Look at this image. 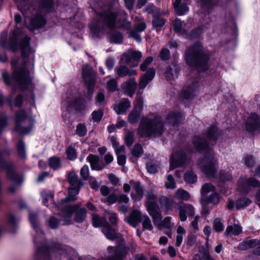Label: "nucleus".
Listing matches in <instances>:
<instances>
[{
  "mask_svg": "<svg viewBox=\"0 0 260 260\" xmlns=\"http://www.w3.org/2000/svg\"><path fill=\"white\" fill-rule=\"evenodd\" d=\"M102 232L106 237L110 240H113L119 237V234L112 229L108 223L106 224V225L102 229Z\"/></svg>",
  "mask_w": 260,
  "mask_h": 260,
  "instance_id": "nucleus-29",
  "label": "nucleus"
},
{
  "mask_svg": "<svg viewBox=\"0 0 260 260\" xmlns=\"http://www.w3.org/2000/svg\"><path fill=\"white\" fill-rule=\"evenodd\" d=\"M141 222L142 223L143 228L144 230L151 231L153 229L151 220L149 217L146 214H143L142 217Z\"/></svg>",
  "mask_w": 260,
  "mask_h": 260,
  "instance_id": "nucleus-39",
  "label": "nucleus"
},
{
  "mask_svg": "<svg viewBox=\"0 0 260 260\" xmlns=\"http://www.w3.org/2000/svg\"><path fill=\"white\" fill-rule=\"evenodd\" d=\"M142 57L140 51L129 50L121 55L119 63L126 64L131 67H136Z\"/></svg>",
  "mask_w": 260,
  "mask_h": 260,
  "instance_id": "nucleus-7",
  "label": "nucleus"
},
{
  "mask_svg": "<svg viewBox=\"0 0 260 260\" xmlns=\"http://www.w3.org/2000/svg\"><path fill=\"white\" fill-rule=\"evenodd\" d=\"M48 165L49 167L53 170H57L61 167V160L60 158L57 156L51 157L48 159Z\"/></svg>",
  "mask_w": 260,
  "mask_h": 260,
  "instance_id": "nucleus-40",
  "label": "nucleus"
},
{
  "mask_svg": "<svg viewBox=\"0 0 260 260\" xmlns=\"http://www.w3.org/2000/svg\"><path fill=\"white\" fill-rule=\"evenodd\" d=\"M199 251L203 253L204 260H214V258L210 256L208 250L205 249L204 247H200Z\"/></svg>",
  "mask_w": 260,
  "mask_h": 260,
  "instance_id": "nucleus-64",
  "label": "nucleus"
},
{
  "mask_svg": "<svg viewBox=\"0 0 260 260\" xmlns=\"http://www.w3.org/2000/svg\"><path fill=\"white\" fill-rule=\"evenodd\" d=\"M174 198L178 200L187 201L190 199V195L187 191L180 188L176 191Z\"/></svg>",
  "mask_w": 260,
  "mask_h": 260,
  "instance_id": "nucleus-35",
  "label": "nucleus"
},
{
  "mask_svg": "<svg viewBox=\"0 0 260 260\" xmlns=\"http://www.w3.org/2000/svg\"><path fill=\"white\" fill-rule=\"evenodd\" d=\"M218 136V131L216 126L211 127L207 131V137L209 140H214Z\"/></svg>",
  "mask_w": 260,
  "mask_h": 260,
  "instance_id": "nucleus-52",
  "label": "nucleus"
},
{
  "mask_svg": "<svg viewBox=\"0 0 260 260\" xmlns=\"http://www.w3.org/2000/svg\"><path fill=\"white\" fill-rule=\"evenodd\" d=\"M78 208V205L68 207L64 210L63 215L64 224H70L72 223L71 217L73 213Z\"/></svg>",
  "mask_w": 260,
  "mask_h": 260,
  "instance_id": "nucleus-26",
  "label": "nucleus"
},
{
  "mask_svg": "<svg viewBox=\"0 0 260 260\" xmlns=\"http://www.w3.org/2000/svg\"><path fill=\"white\" fill-rule=\"evenodd\" d=\"M143 109V99L137 97V104L134 107L133 111L128 115V121L132 123L138 121L140 117V113Z\"/></svg>",
  "mask_w": 260,
  "mask_h": 260,
  "instance_id": "nucleus-11",
  "label": "nucleus"
},
{
  "mask_svg": "<svg viewBox=\"0 0 260 260\" xmlns=\"http://www.w3.org/2000/svg\"><path fill=\"white\" fill-rule=\"evenodd\" d=\"M100 19L109 28H113L115 26L116 21V15L115 13L109 10L107 12L100 15Z\"/></svg>",
  "mask_w": 260,
  "mask_h": 260,
  "instance_id": "nucleus-13",
  "label": "nucleus"
},
{
  "mask_svg": "<svg viewBox=\"0 0 260 260\" xmlns=\"http://www.w3.org/2000/svg\"><path fill=\"white\" fill-rule=\"evenodd\" d=\"M89 175L88 166L85 165L80 170V175L85 180H87Z\"/></svg>",
  "mask_w": 260,
  "mask_h": 260,
  "instance_id": "nucleus-59",
  "label": "nucleus"
},
{
  "mask_svg": "<svg viewBox=\"0 0 260 260\" xmlns=\"http://www.w3.org/2000/svg\"><path fill=\"white\" fill-rule=\"evenodd\" d=\"M174 226L173 222H172V217L168 216L165 217L160 222V225L158 226L160 228H165L169 230L171 229Z\"/></svg>",
  "mask_w": 260,
  "mask_h": 260,
  "instance_id": "nucleus-47",
  "label": "nucleus"
},
{
  "mask_svg": "<svg viewBox=\"0 0 260 260\" xmlns=\"http://www.w3.org/2000/svg\"><path fill=\"white\" fill-rule=\"evenodd\" d=\"M242 228L238 224H234L228 226L224 232L226 236L232 237L233 236H238L242 233Z\"/></svg>",
  "mask_w": 260,
  "mask_h": 260,
  "instance_id": "nucleus-25",
  "label": "nucleus"
},
{
  "mask_svg": "<svg viewBox=\"0 0 260 260\" xmlns=\"http://www.w3.org/2000/svg\"><path fill=\"white\" fill-rule=\"evenodd\" d=\"M132 189L131 197L134 202L140 201L143 197V188L139 181L131 180L128 183L123 185V190L125 192H129Z\"/></svg>",
  "mask_w": 260,
  "mask_h": 260,
  "instance_id": "nucleus-6",
  "label": "nucleus"
},
{
  "mask_svg": "<svg viewBox=\"0 0 260 260\" xmlns=\"http://www.w3.org/2000/svg\"><path fill=\"white\" fill-rule=\"evenodd\" d=\"M116 68V71L117 75L119 77H124L126 75L132 76L137 74V71L135 70H129L127 67L123 66V64Z\"/></svg>",
  "mask_w": 260,
  "mask_h": 260,
  "instance_id": "nucleus-27",
  "label": "nucleus"
},
{
  "mask_svg": "<svg viewBox=\"0 0 260 260\" xmlns=\"http://www.w3.org/2000/svg\"><path fill=\"white\" fill-rule=\"evenodd\" d=\"M143 214H142L140 211L138 209H135L132 211L128 216L125 218L126 221L130 225L133 227H136L141 222L142 217Z\"/></svg>",
  "mask_w": 260,
  "mask_h": 260,
  "instance_id": "nucleus-16",
  "label": "nucleus"
},
{
  "mask_svg": "<svg viewBox=\"0 0 260 260\" xmlns=\"http://www.w3.org/2000/svg\"><path fill=\"white\" fill-rule=\"evenodd\" d=\"M173 27L175 31L180 34L184 35L186 34V30L183 26L182 21L179 19H176L173 23Z\"/></svg>",
  "mask_w": 260,
  "mask_h": 260,
  "instance_id": "nucleus-42",
  "label": "nucleus"
},
{
  "mask_svg": "<svg viewBox=\"0 0 260 260\" xmlns=\"http://www.w3.org/2000/svg\"><path fill=\"white\" fill-rule=\"evenodd\" d=\"M82 75L84 83L88 89V94L90 99L95 82V73L90 66L85 65L82 69Z\"/></svg>",
  "mask_w": 260,
  "mask_h": 260,
  "instance_id": "nucleus-8",
  "label": "nucleus"
},
{
  "mask_svg": "<svg viewBox=\"0 0 260 260\" xmlns=\"http://www.w3.org/2000/svg\"><path fill=\"white\" fill-rule=\"evenodd\" d=\"M66 154L69 159L74 160L77 158V152L72 146H69L66 150Z\"/></svg>",
  "mask_w": 260,
  "mask_h": 260,
  "instance_id": "nucleus-51",
  "label": "nucleus"
},
{
  "mask_svg": "<svg viewBox=\"0 0 260 260\" xmlns=\"http://www.w3.org/2000/svg\"><path fill=\"white\" fill-rule=\"evenodd\" d=\"M117 81L116 79H110L107 82V88L110 91H115L118 89Z\"/></svg>",
  "mask_w": 260,
  "mask_h": 260,
  "instance_id": "nucleus-55",
  "label": "nucleus"
},
{
  "mask_svg": "<svg viewBox=\"0 0 260 260\" xmlns=\"http://www.w3.org/2000/svg\"><path fill=\"white\" fill-rule=\"evenodd\" d=\"M190 158L183 151H179L172 155L170 161V170H173L177 167L187 165Z\"/></svg>",
  "mask_w": 260,
  "mask_h": 260,
  "instance_id": "nucleus-9",
  "label": "nucleus"
},
{
  "mask_svg": "<svg viewBox=\"0 0 260 260\" xmlns=\"http://www.w3.org/2000/svg\"><path fill=\"white\" fill-rule=\"evenodd\" d=\"M86 213H87L86 210L85 208H80V209H79L77 211V212L76 214L75 220L77 222H82L84 220V219L85 218V217L86 216Z\"/></svg>",
  "mask_w": 260,
  "mask_h": 260,
  "instance_id": "nucleus-49",
  "label": "nucleus"
},
{
  "mask_svg": "<svg viewBox=\"0 0 260 260\" xmlns=\"http://www.w3.org/2000/svg\"><path fill=\"white\" fill-rule=\"evenodd\" d=\"M86 159L89 162L91 169L93 170L100 171L105 167L98 155L90 154L87 156Z\"/></svg>",
  "mask_w": 260,
  "mask_h": 260,
  "instance_id": "nucleus-18",
  "label": "nucleus"
},
{
  "mask_svg": "<svg viewBox=\"0 0 260 260\" xmlns=\"http://www.w3.org/2000/svg\"><path fill=\"white\" fill-rule=\"evenodd\" d=\"M215 191V187L210 183H206L203 185L201 190L202 198L206 200L208 194Z\"/></svg>",
  "mask_w": 260,
  "mask_h": 260,
  "instance_id": "nucleus-38",
  "label": "nucleus"
},
{
  "mask_svg": "<svg viewBox=\"0 0 260 260\" xmlns=\"http://www.w3.org/2000/svg\"><path fill=\"white\" fill-rule=\"evenodd\" d=\"M123 40L122 35L119 32L113 33L110 38V41L115 44H120Z\"/></svg>",
  "mask_w": 260,
  "mask_h": 260,
  "instance_id": "nucleus-50",
  "label": "nucleus"
},
{
  "mask_svg": "<svg viewBox=\"0 0 260 260\" xmlns=\"http://www.w3.org/2000/svg\"><path fill=\"white\" fill-rule=\"evenodd\" d=\"M175 10L179 15H184L188 11L187 6L181 4V0H176L173 4Z\"/></svg>",
  "mask_w": 260,
  "mask_h": 260,
  "instance_id": "nucleus-31",
  "label": "nucleus"
},
{
  "mask_svg": "<svg viewBox=\"0 0 260 260\" xmlns=\"http://www.w3.org/2000/svg\"><path fill=\"white\" fill-rule=\"evenodd\" d=\"M11 63L13 70V77L10 78L7 72H3V77L5 83L14 86H18L22 89H32L33 85L27 69L25 68H19L18 59L17 58L13 59Z\"/></svg>",
  "mask_w": 260,
  "mask_h": 260,
  "instance_id": "nucleus-3",
  "label": "nucleus"
},
{
  "mask_svg": "<svg viewBox=\"0 0 260 260\" xmlns=\"http://www.w3.org/2000/svg\"><path fill=\"white\" fill-rule=\"evenodd\" d=\"M26 117L25 113L23 111H20L17 112L16 114L15 122L16 126L15 131L20 134H27L32 129V126H29L28 127H22L19 125L21 122L23 121Z\"/></svg>",
  "mask_w": 260,
  "mask_h": 260,
  "instance_id": "nucleus-12",
  "label": "nucleus"
},
{
  "mask_svg": "<svg viewBox=\"0 0 260 260\" xmlns=\"http://www.w3.org/2000/svg\"><path fill=\"white\" fill-rule=\"evenodd\" d=\"M66 102L67 106L72 108H76L79 104V99L77 96L74 95L68 96Z\"/></svg>",
  "mask_w": 260,
  "mask_h": 260,
  "instance_id": "nucleus-43",
  "label": "nucleus"
},
{
  "mask_svg": "<svg viewBox=\"0 0 260 260\" xmlns=\"http://www.w3.org/2000/svg\"><path fill=\"white\" fill-rule=\"evenodd\" d=\"M134 134L132 132H128L125 138V141L127 146H131L134 143Z\"/></svg>",
  "mask_w": 260,
  "mask_h": 260,
  "instance_id": "nucleus-61",
  "label": "nucleus"
},
{
  "mask_svg": "<svg viewBox=\"0 0 260 260\" xmlns=\"http://www.w3.org/2000/svg\"><path fill=\"white\" fill-rule=\"evenodd\" d=\"M137 82L134 78L130 79L123 82L121 85V88L123 93L132 97L136 91Z\"/></svg>",
  "mask_w": 260,
  "mask_h": 260,
  "instance_id": "nucleus-14",
  "label": "nucleus"
},
{
  "mask_svg": "<svg viewBox=\"0 0 260 260\" xmlns=\"http://www.w3.org/2000/svg\"><path fill=\"white\" fill-rule=\"evenodd\" d=\"M241 181L239 183L238 189L243 193L248 191L249 186L258 187L260 185L259 182L254 178L242 179Z\"/></svg>",
  "mask_w": 260,
  "mask_h": 260,
  "instance_id": "nucleus-17",
  "label": "nucleus"
},
{
  "mask_svg": "<svg viewBox=\"0 0 260 260\" xmlns=\"http://www.w3.org/2000/svg\"><path fill=\"white\" fill-rule=\"evenodd\" d=\"M192 141L195 148L205 153L203 158L199 161L200 168L207 176H213L216 172L217 166L213 150L209 147L206 141L200 137H194Z\"/></svg>",
  "mask_w": 260,
  "mask_h": 260,
  "instance_id": "nucleus-1",
  "label": "nucleus"
},
{
  "mask_svg": "<svg viewBox=\"0 0 260 260\" xmlns=\"http://www.w3.org/2000/svg\"><path fill=\"white\" fill-rule=\"evenodd\" d=\"M160 204L161 207L165 208L166 211L168 212L172 210L176 202L173 199L164 197L160 199Z\"/></svg>",
  "mask_w": 260,
  "mask_h": 260,
  "instance_id": "nucleus-32",
  "label": "nucleus"
},
{
  "mask_svg": "<svg viewBox=\"0 0 260 260\" xmlns=\"http://www.w3.org/2000/svg\"><path fill=\"white\" fill-rule=\"evenodd\" d=\"M179 219L181 221H185L188 216H192L194 214V208L189 204L180 203L178 205Z\"/></svg>",
  "mask_w": 260,
  "mask_h": 260,
  "instance_id": "nucleus-10",
  "label": "nucleus"
},
{
  "mask_svg": "<svg viewBox=\"0 0 260 260\" xmlns=\"http://www.w3.org/2000/svg\"><path fill=\"white\" fill-rule=\"evenodd\" d=\"M153 58L151 56L147 57L140 66V69L142 71L146 70L147 67L151 63Z\"/></svg>",
  "mask_w": 260,
  "mask_h": 260,
  "instance_id": "nucleus-60",
  "label": "nucleus"
},
{
  "mask_svg": "<svg viewBox=\"0 0 260 260\" xmlns=\"http://www.w3.org/2000/svg\"><path fill=\"white\" fill-rule=\"evenodd\" d=\"M243 161L246 166L248 167H251L253 165L255 160L252 156L245 154L244 156Z\"/></svg>",
  "mask_w": 260,
  "mask_h": 260,
  "instance_id": "nucleus-57",
  "label": "nucleus"
},
{
  "mask_svg": "<svg viewBox=\"0 0 260 260\" xmlns=\"http://www.w3.org/2000/svg\"><path fill=\"white\" fill-rule=\"evenodd\" d=\"M176 182L172 175H168L165 181V186L167 189H174L176 187Z\"/></svg>",
  "mask_w": 260,
  "mask_h": 260,
  "instance_id": "nucleus-44",
  "label": "nucleus"
},
{
  "mask_svg": "<svg viewBox=\"0 0 260 260\" xmlns=\"http://www.w3.org/2000/svg\"><path fill=\"white\" fill-rule=\"evenodd\" d=\"M68 181L71 186H81L82 183L77 174L74 171L70 172L68 175Z\"/></svg>",
  "mask_w": 260,
  "mask_h": 260,
  "instance_id": "nucleus-28",
  "label": "nucleus"
},
{
  "mask_svg": "<svg viewBox=\"0 0 260 260\" xmlns=\"http://www.w3.org/2000/svg\"><path fill=\"white\" fill-rule=\"evenodd\" d=\"M164 124L159 117L153 119L143 117L138 129V135L141 137H156L161 134Z\"/></svg>",
  "mask_w": 260,
  "mask_h": 260,
  "instance_id": "nucleus-4",
  "label": "nucleus"
},
{
  "mask_svg": "<svg viewBox=\"0 0 260 260\" xmlns=\"http://www.w3.org/2000/svg\"><path fill=\"white\" fill-rule=\"evenodd\" d=\"M29 221L35 229L37 233L36 236L34 238V243L37 248L36 255L38 256H44L47 252V248L44 245V235L42 231L38 230V218L37 215L34 213L30 212L29 213Z\"/></svg>",
  "mask_w": 260,
  "mask_h": 260,
  "instance_id": "nucleus-5",
  "label": "nucleus"
},
{
  "mask_svg": "<svg viewBox=\"0 0 260 260\" xmlns=\"http://www.w3.org/2000/svg\"><path fill=\"white\" fill-rule=\"evenodd\" d=\"M197 177L192 171L186 172L184 174V180L188 184H193L197 181Z\"/></svg>",
  "mask_w": 260,
  "mask_h": 260,
  "instance_id": "nucleus-45",
  "label": "nucleus"
},
{
  "mask_svg": "<svg viewBox=\"0 0 260 260\" xmlns=\"http://www.w3.org/2000/svg\"><path fill=\"white\" fill-rule=\"evenodd\" d=\"M120 247L117 248L115 251V256L112 257H108L106 260H122V257L124 256V253L120 252Z\"/></svg>",
  "mask_w": 260,
  "mask_h": 260,
  "instance_id": "nucleus-58",
  "label": "nucleus"
},
{
  "mask_svg": "<svg viewBox=\"0 0 260 260\" xmlns=\"http://www.w3.org/2000/svg\"><path fill=\"white\" fill-rule=\"evenodd\" d=\"M199 87V83L195 82L192 86L184 88L182 90V95L185 99H189L194 97L196 95V91Z\"/></svg>",
  "mask_w": 260,
  "mask_h": 260,
  "instance_id": "nucleus-23",
  "label": "nucleus"
},
{
  "mask_svg": "<svg viewBox=\"0 0 260 260\" xmlns=\"http://www.w3.org/2000/svg\"><path fill=\"white\" fill-rule=\"evenodd\" d=\"M184 119L183 116L180 113H171L169 114L167 120L168 122L173 125H176L181 122Z\"/></svg>",
  "mask_w": 260,
  "mask_h": 260,
  "instance_id": "nucleus-34",
  "label": "nucleus"
},
{
  "mask_svg": "<svg viewBox=\"0 0 260 260\" xmlns=\"http://www.w3.org/2000/svg\"><path fill=\"white\" fill-rule=\"evenodd\" d=\"M46 24V20L44 18L40 15L34 17L30 21V23L28 27L30 29H35L44 26Z\"/></svg>",
  "mask_w": 260,
  "mask_h": 260,
  "instance_id": "nucleus-24",
  "label": "nucleus"
},
{
  "mask_svg": "<svg viewBox=\"0 0 260 260\" xmlns=\"http://www.w3.org/2000/svg\"><path fill=\"white\" fill-rule=\"evenodd\" d=\"M214 229L217 232H220L223 231L224 225L222 221L220 219L216 218L213 222Z\"/></svg>",
  "mask_w": 260,
  "mask_h": 260,
  "instance_id": "nucleus-54",
  "label": "nucleus"
},
{
  "mask_svg": "<svg viewBox=\"0 0 260 260\" xmlns=\"http://www.w3.org/2000/svg\"><path fill=\"white\" fill-rule=\"evenodd\" d=\"M155 75V71L153 68H150L141 77L139 82V87L144 89L148 83L152 80Z\"/></svg>",
  "mask_w": 260,
  "mask_h": 260,
  "instance_id": "nucleus-19",
  "label": "nucleus"
},
{
  "mask_svg": "<svg viewBox=\"0 0 260 260\" xmlns=\"http://www.w3.org/2000/svg\"><path fill=\"white\" fill-rule=\"evenodd\" d=\"M219 201L220 196L217 192H213L209 196H207L205 201H204V199L202 198V203L204 205L209 203L216 205L219 203Z\"/></svg>",
  "mask_w": 260,
  "mask_h": 260,
  "instance_id": "nucleus-30",
  "label": "nucleus"
},
{
  "mask_svg": "<svg viewBox=\"0 0 260 260\" xmlns=\"http://www.w3.org/2000/svg\"><path fill=\"white\" fill-rule=\"evenodd\" d=\"M146 200V205L147 209H149V207L151 208L157 206L156 205V198L153 193H147Z\"/></svg>",
  "mask_w": 260,
  "mask_h": 260,
  "instance_id": "nucleus-37",
  "label": "nucleus"
},
{
  "mask_svg": "<svg viewBox=\"0 0 260 260\" xmlns=\"http://www.w3.org/2000/svg\"><path fill=\"white\" fill-rule=\"evenodd\" d=\"M246 128L249 131H254L260 127V117L256 114H251L246 122Z\"/></svg>",
  "mask_w": 260,
  "mask_h": 260,
  "instance_id": "nucleus-15",
  "label": "nucleus"
},
{
  "mask_svg": "<svg viewBox=\"0 0 260 260\" xmlns=\"http://www.w3.org/2000/svg\"><path fill=\"white\" fill-rule=\"evenodd\" d=\"M147 210L149 215L152 217L154 224L156 226L160 225L162 216L158 206H157L151 208L149 207Z\"/></svg>",
  "mask_w": 260,
  "mask_h": 260,
  "instance_id": "nucleus-20",
  "label": "nucleus"
},
{
  "mask_svg": "<svg viewBox=\"0 0 260 260\" xmlns=\"http://www.w3.org/2000/svg\"><path fill=\"white\" fill-rule=\"evenodd\" d=\"M131 153L132 155L131 158L132 161H136L137 158L140 157L143 153L142 146L140 144L135 145L132 150Z\"/></svg>",
  "mask_w": 260,
  "mask_h": 260,
  "instance_id": "nucleus-36",
  "label": "nucleus"
},
{
  "mask_svg": "<svg viewBox=\"0 0 260 260\" xmlns=\"http://www.w3.org/2000/svg\"><path fill=\"white\" fill-rule=\"evenodd\" d=\"M23 57H27L30 53H32L29 45V39L27 38L24 39L20 46Z\"/></svg>",
  "mask_w": 260,
  "mask_h": 260,
  "instance_id": "nucleus-33",
  "label": "nucleus"
},
{
  "mask_svg": "<svg viewBox=\"0 0 260 260\" xmlns=\"http://www.w3.org/2000/svg\"><path fill=\"white\" fill-rule=\"evenodd\" d=\"M81 186H71L69 189V200L75 201L77 199L76 196L78 194Z\"/></svg>",
  "mask_w": 260,
  "mask_h": 260,
  "instance_id": "nucleus-48",
  "label": "nucleus"
},
{
  "mask_svg": "<svg viewBox=\"0 0 260 260\" xmlns=\"http://www.w3.org/2000/svg\"><path fill=\"white\" fill-rule=\"evenodd\" d=\"M251 203V201L246 197L239 198L236 204V207L237 210L245 208Z\"/></svg>",
  "mask_w": 260,
  "mask_h": 260,
  "instance_id": "nucleus-41",
  "label": "nucleus"
},
{
  "mask_svg": "<svg viewBox=\"0 0 260 260\" xmlns=\"http://www.w3.org/2000/svg\"><path fill=\"white\" fill-rule=\"evenodd\" d=\"M92 224L94 227L98 228L101 226H104L105 227L107 223L104 220L101 219L98 214H93Z\"/></svg>",
  "mask_w": 260,
  "mask_h": 260,
  "instance_id": "nucleus-46",
  "label": "nucleus"
},
{
  "mask_svg": "<svg viewBox=\"0 0 260 260\" xmlns=\"http://www.w3.org/2000/svg\"><path fill=\"white\" fill-rule=\"evenodd\" d=\"M76 133L80 137L84 136L87 133V129L84 124H79L77 126Z\"/></svg>",
  "mask_w": 260,
  "mask_h": 260,
  "instance_id": "nucleus-56",
  "label": "nucleus"
},
{
  "mask_svg": "<svg viewBox=\"0 0 260 260\" xmlns=\"http://www.w3.org/2000/svg\"><path fill=\"white\" fill-rule=\"evenodd\" d=\"M146 168L150 174H154L157 171V166L152 162L147 163L146 164Z\"/></svg>",
  "mask_w": 260,
  "mask_h": 260,
  "instance_id": "nucleus-62",
  "label": "nucleus"
},
{
  "mask_svg": "<svg viewBox=\"0 0 260 260\" xmlns=\"http://www.w3.org/2000/svg\"><path fill=\"white\" fill-rule=\"evenodd\" d=\"M103 116V112L101 110L94 111L91 114L90 118L94 122L100 121Z\"/></svg>",
  "mask_w": 260,
  "mask_h": 260,
  "instance_id": "nucleus-53",
  "label": "nucleus"
},
{
  "mask_svg": "<svg viewBox=\"0 0 260 260\" xmlns=\"http://www.w3.org/2000/svg\"><path fill=\"white\" fill-rule=\"evenodd\" d=\"M209 59V56L200 43H195L190 46L185 53V60L186 63L194 68L199 72H204L208 69Z\"/></svg>",
  "mask_w": 260,
  "mask_h": 260,
  "instance_id": "nucleus-2",
  "label": "nucleus"
},
{
  "mask_svg": "<svg viewBox=\"0 0 260 260\" xmlns=\"http://www.w3.org/2000/svg\"><path fill=\"white\" fill-rule=\"evenodd\" d=\"M180 71L179 66L176 63L171 64L166 70L165 77L168 80H173L178 77Z\"/></svg>",
  "mask_w": 260,
  "mask_h": 260,
  "instance_id": "nucleus-21",
  "label": "nucleus"
},
{
  "mask_svg": "<svg viewBox=\"0 0 260 260\" xmlns=\"http://www.w3.org/2000/svg\"><path fill=\"white\" fill-rule=\"evenodd\" d=\"M159 56L160 57V59L162 60H168L170 57V51L168 49L164 48L162 49Z\"/></svg>",
  "mask_w": 260,
  "mask_h": 260,
  "instance_id": "nucleus-63",
  "label": "nucleus"
},
{
  "mask_svg": "<svg viewBox=\"0 0 260 260\" xmlns=\"http://www.w3.org/2000/svg\"><path fill=\"white\" fill-rule=\"evenodd\" d=\"M131 107L129 101L127 99H123L120 103L114 106V109L118 114H125Z\"/></svg>",
  "mask_w": 260,
  "mask_h": 260,
  "instance_id": "nucleus-22",
  "label": "nucleus"
}]
</instances>
